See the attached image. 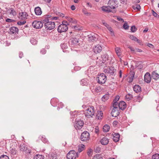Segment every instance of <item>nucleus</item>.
Returning a JSON list of instances; mask_svg holds the SVG:
<instances>
[{"instance_id": "nucleus-1", "label": "nucleus", "mask_w": 159, "mask_h": 159, "mask_svg": "<svg viewBox=\"0 0 159 159\" xmlns=\"http://www.w3.org/2000/svg\"><path fill=\"white\" fill-rule=\"evenodd\" d=\"M95 114V109L93 107H88L84 112L85 116L88 118L92 117Z\"/></svg>"}, {"instance_id": "nucleus-2", "label": "nucleus", "mask_w": 159, "mask_h": 159, "mask_svg": "<svg viewBox=\"0 0 159 159\" xmlns=\"http://www.w3.org/2000/svg\"><path fill=\"white\" fill-rule=\"evenodd\" d=\"M112 2L115 3L113 5H110L106 6H103L102 7V10L104 12H111V9H115L117 7L118 4L117 1L116 0H113L111 1Z\"/></svg>"}, {"instance_id": "nucleus-3", "label": "nucleus", "mask_w": 159, "mask_h": 159, "mask_svg": "<svg viewBox=\"0 0 159 159\" xmlns=\"http://www.w3.org/2000/svg\"><path fill=\"white\" fill-rule=\"evenodd\" d=\"M48 18H45L43 20V22L45 23L44 26L47 30H51L53 29L55 26L54 22L48 21Z\"/></svg>"}, {"instance_id": "nucleus-4", "label": "nucleus", "mask_w": 159, "mask_h": 159, "mask_svg": "<svg viewBox=\"0 0 159 159\" xmlns=\"http://www.w3.org/2000/svg\"><path fill=\"white\" fill-rule=\"evenodd\" d=\"M118 102H116L113 103V108L111 112V115L113 117H116L119 114V109L117 107Z\"/></svg>"}, {"instance_id": "nucleus-5", "label": "nucleus", "mask_w": 159, "mask_h": 159, "mask_svg": "<svg viewBox=\"0 0 159 159\" xmlns=\"http://www.w3.org/2000/svg\"><path fill=\"white\" fill-rule=\"evenodd\" d=\"M68 23L66 21H64L60 25L58 28L57 30L59 33L66 32L68 30V27L67 25Z\"/></svg>"}, {"instance_id": "nucleus-6", "label": "nucleus", "mask_w": 159, "mask_h": 159, "mask_svg": "<svg viewBox=\"0 0 159 159\" xmlns=\"http://www.w3.org/2000/svg\"><path fill=\"white\" fill-rule=\"evenodd\" d=\"M97 80L99 84H103L105 83L107 80L106 76L103 73L101 74L98 75Z\"/></svg>"}, {"instance_id": "nucleus-7", "label": "nucleus", "mask_w": 159, "mask_h": 159, "mask_svg": "<svg viewBox=\"0 0 159 159\" xmlns=\"http://www.w3.org/2000/svg\"><path fill=\"white\" fill-rule=\"evenodd\" d=\"M78 156V154L74 150L70 151L66 156L67 159H75Z\"/></svg>"}, {"instance_id": "nucleus-8", "label": "nucleus", "mask_w": 159, "mask_h": 159, "mask_svg": "<svg viewBox=\"0 0 159 159\" xmlns=\"http://www.w3.org/2000/svg\"><path fill=\"white\" fill-rule=\"evenodd\" d=\"M89 138V134L87 131H84L82 133L80 137L81 140L83 141H87Z\"/></svg>"}, {"instance_id": "nucleus-9", "label": "nucleus", "mask_w": 159, "mask_h": 159, "mask_svg": "<svg viewBox=\"0 0 159 159\" xmlns=\"http://www.w3.org/2000/svg\"><path fill=\"white\" fill-rule=\"evenodd\" d=\"M84 122L81 120H76L75 123L74 125V127L75 129H81L83 127Z\"/></svg>"}, {"instance_id": "nucleus-10", "label": "nucleus", "mask_w": 159, "mask_h": 159, "mask_svg": "<svg viewBox=\"0 0 159 159\" xmlns=\"http://www.w3.org/2000/svg\"><path fill=\"white\" fill-rule=\"evenodd\" d=\"M32 25L34 28L38 29L41 28L43 26V23L42 22L37 20L33 22Z\"/></svg>"}, {"instance_id": "nucleus-11", "label": "nucleus", "mask_w": 159, "mask_h": 159, "mask_svg": "<svg viewBox=\"0 0 159 159\" xmlns=\"http://www.w3.org/2000/svg\"><path fill=\"white\" fill-rule=\"evenodd\" d=\"M102 50L101 46L99 44L95 45L93 48V51L94 53L97 54L100 53Z\"/></svg>"}, {"instance_id": "nucleus-12", "label": "nucleus", "mask_w": 159, "mask_h": 159, "mask_svg": "<svg viewBox=\"0 0 159 159\" xmlns=\"http://www.w3.org/2000/svg\"><path fill=\"white\" fill-rule=\"evenodd\" d=\"M89 41L90 42H93L98 39V35L94 33L88 35Z\"/></svg>"}, {"instance_id": "nucleus-13", "label": "nucleus", "mask_w": 159, "mask_h": 159, "mask_svg": "<svg viewBox=\"0 0 159 159\" xmlns=\"http://www.w3.org/2000/svg\"><path fill=\"white\" fill-rule=\"evenodd\" d=\"M116 70L113 67H108L104 69V72L106 73L110 74L112 75L114 74Z\"/></svg>"}, {"instance_id": "nucleus-14", "label": "nucleus", "mask_w": 159, "mask_h": 159, "mask_svg": "<svg viewBox=\"0 0 159 159\" xmlns=\"http://www.w3.org/2000/svg\"><path fill=\"white\" fill-rule=\"evenodd\" d=\"M28 15L25 12H22L19 13L18 17L19 18L22 20H25L27 18Z\"/></svg>"}, {"instance_id": "nucleus-15", "label": "nucleus", "mask_w": 159, "mask_h": 159, "mask_svg": "<svg viewBox=\"0 0 159 159\" xmlns=\"http://www.w3.org/2000/svg\"><path fill=\"white\" fill-rule=\"evenodd\" d=\"M20 151H24L26 153L30 154V151L26 145L24 143L21 144L20 145Z\"/></svg>"}, {"instance_id": "nucleus-16", "label": "nucleus", "mask_w": 159, "mask_h": 159, "mask_svg": "<svg viewBox=\"0 0 159 159\" xmlns=\"http://www.w3.org/2000/svg\"><path fill=\"white\" fill-rule=\"evenodd\" d=\"M144 80L147 83L150 82L151 80V77L149 73L147 72L145 74L144 77Z\"/></svg>"}, {"instance_id": "nucleus-17", "label": "nucleus", "mask_w": 159, "mask_h": 159, "mask_svg": "<svg viewBox=\"0 0 159 159\" xmlns=\"http://www.w3.org/2000/svg\"><path fill=\"white\" fill-rule=\"evenodd\" d=\"M7 12L11 17L12 18L16 16L17 14L15 10L12 8L8 10Z\"/></svg>"}, {"instance_id": "nucleus-18", "label": "nucleus", "mask_w": 159, "mask_h": 159, "mask_svg": "<svg viewBox=\"0 0 159 159\" xmlns=\"http://www.w3.org/2000/svg\"><path fill=\"white\" fill-rule=\"evenodd\" d=\"M117 107L121 110H124L126 107V104L124 101H121L119 103L118 102Z\"/></svg>"}, {"instance_id": "nucleus-19", "label": "nucleus", "mask_w": 159, "mask_h": 159, "mask_svg": "<svg viewBox=\"0 0 159 159\" xmlns=\"http://www.w3.org/2000/svg\"><path fill=\"white\" fill-rule=\"evenodd\" d=\"M18 29L15 27H12L9 29V33L10 34H16L18 33Z\"/></svg>"}, {"instance_id": "nucleus-20", "label": "nucleus", "mask_w": 159, "mask_h": 159, "mask_svg": "<svg viewBox=\"0 0 159 159\" xmlns=\"http://www.w3.org/2000/svg\"><path fill=\"white\" fill-rule=\"evenodd\" d=\"M103 24L110 31L111 34L112 36L114 35V34L113 32V30L111 27L108 25L107 23L105 22H102Z\"/></svg>"}, {"instance_id": "nucleus-21", "label": "nucleus", "mask_w": 159, "mask_h": 159, "mask_svg": "<svg viewBox=\"0 0 159 159\" xmlns=\"http://www.w3.org/2000/svg\"><path fill=\"white\" fill-rule=\"evenodd\" d=\"M101 144L103 145H107L109 142V139L107 137H104L100 141Z\"/></svg>"}, {"instance_id": "nucleus-22", "label": "nucleus", "mask_w": 159, "mask_h": 159, "mask_svg": "<svg viewBox=\"0 0 159 159\" xmlns=\"http://www.w3.org/2000/svg\"><path fill=\"white\" fill-rule=\"evenodd\" d=\"M115 50L116 53L118 57H121L122 54V52L121 48L119 47H116Z\"/></svg>"}, {"instance_id": "nucleus-23", "label": "nucleus", "mask_w": 159, "mask_h": 159, "mask_svg": "<svg viewBox=\"0 0 159 159\" xmlns=\"http://www.w3.org/2000/svg\"><path fill=\"white\" fill-rule=\"evenodd\" d=\"M34 11L37 15H40L42 13V11L41 8L39 7H35L34 9Z\"/></svg>"}, {"instance_id": "nucleus-24", "label": "nucleus", "mask_w": 159, "mask_h": 159, "mask_svg": "<svg viewBox=\"0 0 159 159\" xmlns=\"http://www.w3.org/2000/svg\"><path fill=\"white\" fill-rule=\"evenodd\" d=\"M113 136V139L114 141L115 142H118L119 140L120 137V134L118 133H114Z\"/></svg>"}, {"instance_id": "nucleus-25", "label": "nucleus", "mask_w": 159, "mask_h": 159, "mask_svg": "<svg viewBox=\"0 0 159 159\" xmlns=\"http://www.w3.org/2000/svg\"><path fill=\"white\" fill-rule=\"evenodd\" d=\"M65 18L67 20L69 21L70 22L73 23L75 24L77 23L76 20L70 17H69L68 16H66L65 17Z\"/></svg>"}, {"instance_id": "nucleus-26", "label": "nucleus", "mask_w": 159, "mask_h": 159, "mask_svg": "<svg viewBox=\"0 0 159 159\" xmlns=\"http://www.w3.org/2000/svg\"><path fill=\"white\" fill-rule=\"evenodd\" d=\"M134 90L136 93H138L141 91V88L139 85H135L133 87Z\"/></svg>"}, {"instance_id": "nucleus-27", "label": "nucleus", "mask_w": 159, "mask_h": 159, "mask_svg": "<svg viewBox=\"0 0 159 159\" xmlns=\"http://www.w3.org/2000/svg\"><path fill=\"white\" fill-rule=\"evenodd\" d=\"M129 38L132 40H134L135 42H137L139 44H140L141 43L140 40H139L137 38V37L133 35H130L129 36Z\"/></svg>"}, {"instance_id": "nucleus-28", "label": "nucleus", "mask_w": 159, "mask_h": 159, "mask_svg": "<svg viewBox=\"0 0 159 159\" xmlns=\"http://www.w3.org/2000/svg\"><path fill=\"white\" fill-rule=\"evenodd\" d=\"M152 77L153 79L157 80L159 78V75L155 71H153L152 74Z\"/></svg>"}, {"instance_id": "nucleus-29", "label": "nucleus", "mask_w": 159, "mask_h": 159, "mask_svg": "<svg viewBox=\"0 0 159 159\" xmlns=\"http://www.w3.org/2000/svg\"><path fill=\"white\" fill-rule=\"evenodd\" d=\"M134 73L133 72H132L130 74V76H129L127 79V80L129 82H132L134 79Z\"/></svg>"}, {"instance_id": "nucleus-30", "label": "nucleus", "mask_w": 159, "mask_h": 159, "mask_svg": "<svg viewBox=\"0 0 159 159\" xmlns=\"http://www.w3.org/2000/svg\"><path fill=\"white\" fill-rule=\"evenodd\" d=\"M70 42L71 44L73 45H75L77 44L79 42V40L77 38H73L70 40Z\"/></svg>"}, {"instance_id": "nucleus-31", "label": "nucleus", "mask_w": 159, "mask_h": 159, "mask_svg": "<svg viewBox=\"0 0 159 159\" xmlns=\"http://www.w3.org/2000/svg\"><path fill=\"white\" fill-rule=\"evenodd\" d=\"M109 93H107L105 94L102 97V101L105 102L109 99Z\"/></svg>"}, {"instance_id": "nucleus-32", "label": "nucleus", "mask_w": 159, "mask_h": 159, "mask_svg": "<svg viewBox=\"0 0 159 159\" xmlns=\"http://www.w3.org/2000/svg\"><path fill=\"white\" fill-rule=\"evenodd\" d=\"M103 113L102 111H98L97 112L96 117L98 119L100 120L102 119V118Z\"/></svg>"}, {"instance_id": "nucleus-33", "label": "nucleus", "mask_w": 159, "mask_h": 159, "mask_svg": "<svg viewBox=\"0 0 159 159\" xmlns=\"http://www.w3.org/2000/svg\"><path fill=\"white\" fill-rule=\"evenodd\" d=\"M72 27L73 29L77 30H81L82 29L81 26L79 25H75L73 26Z\"/></svg>"}, {"instance_id": "nucleus-34", "label": "nucleus", "mask_w": 159, "mask_h": 159, "mask_svg": "<svg viewBox=\"0 0 159 159\" xmlns=\"http://www.w3.org/2000/svg\"><path fill=\"white\" fill-rule=\"evenodd\" d=\"M110 126L107 125H105L103 127V131L105 132H107L109 131L110 129Z\"/></svg>"}, {"instance_id": "nucleus-35", "label": "nucleus", "mask_w": 159, "mask_h": 159, "mask_svg": "<svg viewBox=\"0 0 159 159\" xmlns=\"http://www.w3.org/2000/svg\"><path fill=\"white\" fill-rule=\"evenodd\" d=\"M44 156L41 155L37 154L34 157V159H43Z\"/></svg>"}, {"instance_id": "nucleus-36", "label": "nucleus", "mask_w": 159, "mask_h": 159, "mask_svg": "<svg viewBox=\"0 0 159 159\" xmlns=\"http://www.w3.org/2000/svg\"><path fill=\"white\" fill-rule=\"evenodd\" d=\"M133 95L130 94H128L125 96L126 99L127 101H129L133 98Z\"/></svg>"}, {"instance_id": "nucleus-37", "label": "nucleus", "mask_w": 159, "mask_h": 159, "mask_svg": "<svg viewBox=\"0 0 159 159\" xmlns=\"http://www.w3.org/2000/svg\"><path fill=\"white\" fill-rule=\"evenodd\" d=\"M85 148V146L83 144H81V146H79L78 151L79 152H81L83 151Z\"/></svg>"}, {"instance_id": "nucleus-38", "label": "nucleus", "mask_w": 159, "mask_h": 159, "mask_svg": "<svg viewBox=\"0 0 159 159\" xmlns=\"http://www.w3.org/2000/svg\"><path fill=\"white\" fill-rule=\"evenodd\" d=\"M31 43L33 45H35L37 43V41L35 39L33 38H31L30 40Z\"/></svg>"}, {"instance_id": "nucleus-39", "label": "nucleus", "mask_w": 159, "mask_h": 159, "mask_svg": "<svg viewBox=\"0 0 159 159\" xmlns=\"http://www.w3.org/2000/svg\"><path fill=\"white\" fill-rule=\"evenodd\" d=\"M81 84L82 85H86L87 84L86 79H83L81 80Z\"/></svg>"}, {"instance_id": "nucleus-40", "label": "nucleus", "mask_w": 159, "mask_h": 159, "mask_svg": "<svg viewBox=\"0 0 159 159\" xmlns=\"http://www.w3.org/2000/svg\"><path fill=\"white\" fill-rule=\"evenodd\" d=\"M152 15L157 19H159V16L153 10H152Z\"/></svg>"}, {"instance_id": "nucleus-41", "label": "nucleus", "mask_w": 159, "mask_h": 159, "mask_svg": "<svg viewBox=\"0 0 159 159\" xmlns=\"http://www.w3.org/2000/svg\"><path fill=\"white\" fill-rule=\"evenodd\" d=\"M152 159H159V154H156L153 155L152 156Z\"/></svg>"}, {"instance_id": "nucleus-42", "label": "nucleus", "mask_w": 159, "mask_h": 159, "mask_svg": "<svg viewBox=\"0 0 159 159\" xmlns=\"http://www.w3.org/2000/svg\"><path fill=\"white\" fill-rule=\"evenodd\" d=\"M82 12L84 14L87 16H90L91 15V13L89 12H88L85 9H83L82 10Z\"/></svg>"}, {"instance_id": "nucleus-43", "label": "nucleus", "mask_w": 159, "mask_h": 159, "mask_svg": "<svg viewBox=\"0 0 159 159\" xmlns=\"http://www.w3.org/2000/svg\"><path fill=\"white\" fill-rule=\"evenodd\" d=\"M77 111H74L73 112H70V114L71 116H73L75 117V116H77L78 115L77 114Z\"/></svg>"}, {"instance_id": "nucleus-44", "label": "nucleus", "mask_w": 159, "mask_h": 159, "mask_svg": "<svg viewBox=\"0 0 159 159\" xmlns=\"http://www.w3.org/2000/svg\"><path fill=\"white\" fill-rule=\"evenodd\" d=\"M22 21H19L17 22V24L19 25H24L26 23V21L25 20H23Z\"/></svg>"}, {"instance_id": "nucleus-45", "label": "nucleus", "mask_w": 159, "mask_h": 159, "mask_svg": "<svg viewBox=\"0 0 159 159\" xmlns=\"http://www.w3.org/2000/svg\"><path fill=\"white\" fill-rule=\"evenodd\" d=\"M102 90V89L101 88L99 87H97L95 89V91L97 92V93H99L101 92V91Z\"/></svg>"}, {"instance_id": "nucleus-46", "label": "nucleus", "mask_w": 159, "mask_h": 159, "mask_svg": "<svg viewBox=\"0 0 159 159\" xmlns=\"http://www.w3.org/2000/svg\"><path fill=\"white\" fill-rule=\"evenodd\" d=\"M137 29L134 26H132L131 28V30L133 32H135L136 30Z\"/></svg>"}, {"instance_id": "nucleus-47", "label": "nucleus", "mask_w": 159, "mask_h": 159, "mask_svg": "<svg viewBox=\"0 0 159 159\" xmlns=\"http://www.w3.org/2000/svg\"><path fill=\"white\" fill-rule=\"evenodd\" d=\"M101 158H102L101 155L99 154H97L94 157V158L95 159H101Z\"/></svg>"}, {"instance_id": "nucleus-48", "label": "nucleus", "mask_w": 159, "mask_h": 159, "mask_svg": "<svg viewBox=\"0 0 159 159\" xmlns=\"http://www.w3.org/2000/svg\"><path fill=\"white\" fill-rule=\"evenodd\" d=\"M123 27L124 28L125 30H127L129 28V26L126 23H124L123 25Z\"/></svg>"}, {"instance_id": "nucleus-49", "label": "nucleus", "mask_w": 159, "mask_h": 159, "mask_svg": "<svg viewBox=\"0 0 159 159\" xmlns=\"http://www.w3.org/2000/svg\"><path fill=\"white\" fill-rule=\"evenodd\" d=\"M94 132L97 134H98L99 132V129L98 126H96L94 129Z\"/></svg>"}, {"instance_id": "nucleus-50", "label": "nucleus", "mask_w": 159, "mask_h": 159, "mask_svg": "<svg viewBox=\"0 0 159 159\" xmlns=\"http://www.w3.org/2000/svg\"><path fill=\"white\" fill-rule=\"evenodd\" d=\"M2 158H4L5 159H9V157L8 156L6 155H2L0 157V159Z\"/></svg>"}, {"instance_id": "nucleus-51", "label": "nucleus", "mask_w": 159, "mask_h": 159, "mask_svg": "<svg viewBox=\"0 0 159 159\" xmlns=\"http://www.w3.org/2000/svg\"><path fill=\"white\" fill-rule=\"evenodd\" d=\"M104 57V59H103L102 62L104 63H105V62H106L107 60H108V59L107 56V55L103 56V57Z\"/></svg>"}, {"instance_id": "nucleus-52", "label": "nucleus", "mask_w": 159, "mask_h": 159, "mask_svg": "<svg viewBox=\"0 0 159 159\" xmlns=\"http://www.w3.org/2000/svg\"><path fill=\"white\" fill-rule=\"evenodd\" d=\"M119 98H120V97L119 96H117L116 97L115 99L113 100L114 103V102H117V101L119 100Z\"/></svg>"}, {"instance_id": "nucleus-53", "label": "nucleus", "mask_w": 159, "mask_h": 159, "mask_svg": "<svg viewBox=\"0 0 159 159\" xmlns=\"http://www.w3.org/2000/svg\"><path fill=\"white\" fill-rule=\"evenodd\" d=\"M134 9H137L138 10H139L140 9V7L139 5H136L135 7L134 6Z\"/></svg>"}, {"instance_id": "nucleus-54", "label": "nucleus", "mask_w": 159, "mask_h": 159, "mask_svg": "<svg viewBox=\"0 0 159 159\" xmlns=\"http://www.w3.org/2000/svg\"><path fill=\"white\" fill-rule=\"evenodd\" d=\"M117 19L118 21H120L122 22H124L123 19L120 17H117Z\"/></svg>"}, {"instance_id": "nucleus-55", "label": "nucleus", "mask_w": 159, "mask_h": 159, "mask_svg": "<svg viewBox=\"0 0 159 159\" xmlns=\"http://www.w3.org/2000/svg\"><path fill=\"white\" fill-rule=\"evenodd\" d=\"M128 48L130 49L131 51L134 52L135 51V50L133 48H132L130 46H129L128 47Z\"/></svg>"}, {"instance_id": "nucleus-56", "label": "nucleus", "mask_w": 159, "mask_h": 159, "mask_svg": "<svg viewBox=\"0 0 159 159\" xmlns=\"http://www.w3.org/2000/svg\"><path fill=\"white\" fill-rule=\"evenodd\" d=\"M42 140L43 142L45 143H47V142H48L46 138H43V137H42Z\"/></svg>"}, {"instance_id": "nucleus-57", "label": "nucleus", "mask_w": 159, "mask_h": 159, "mask_svg": "<svg viewBox=\"0 0 159 159\" xmlns=\"http://www.w3.org/2000/svg\"><path fill=\"white\" fill-rule=\"evenodd\" d=\"M92 152V150L91 149H89V151H88V154L89 156H90L91 154V152Z\"/></svg>"}, {"instance_id": "nucleus-58", "label": "nucleus", "mask_w": 159, "mask_h": 159, "mask_svg": "<svg viewBox=\"0 0 159 159\" xmlns=\"http://www.w3.org/2000/svg\"><path fill=\"white\" fill-rule=\"evenodd\" d=\"M40 52L42 54H44L46 53V51L44 49H43Z\"/></svg>"}, {"instance_id": "nucleus-59", "label": "nucleus", "mask_w": 159, "mask_h": 159, "mask_svg": "<svg viewBox=\"0 0 159 159\" xmlns=\"http://www.w3.org/2000/svg\"><path fill=\"white\" fill-rule=\"evenodd\" d=\"M11 153L13 154H16V151L15 150H13L12 149V150L11 151Z\"/></svg>"}, {"instance_id": "nucleus-60", "label": "nucleus", "mask_w": 159, "mask_h": 159, "mask_svg": "<svg viewBox=\"0 0 159 159\" xmlns=\"http://www.w3.org/2000/svg\"><path fill=\"white\" fill-rule=\"evenodd\" d=\"M148 46L151 48H154V46L151 43H148Z\"/></svg>"}, {"instance_id": "nucleus-61", "label": "nucleus", "mask_w": 159, "mask_h": 159, "mask_svg": "<svg viewBox=\"0 0 159 159\" xmlns=\"http://www.w3.org/2000/svg\"><path fill=\"white\" fill-rule=\"evenodd\" d=\"M12 20L10 19H7L6 20V21L8 22H12Z\"/></svg>"}, {"instance_id": "nucleus-62", "label": "nucleus", "mask_w": 159, "mask_h": 159, "mask_svg": "<svg viewBox=\"0 0 159 159\" xmlns=\"http://www.w3.org/2000/svg\"><path fill=\"white\" fill-rule=\"evenodd\" d=\"M23 55V53L22 52H20L19 53V57L20 58H21L22 57V56Z\"/></svg>"}, {"instance_id": "nucleus-63", "label": "nucleus", "mask_w": 159, "mask_h": 159, "mask_svg": "<svg viewBox=\"0 0 159 159\" xmlns=\"http://www.w3.org/2000/svg\"><path fill=\"white\" fill-rule=\"evenodd\" d=\"M71 9L72 10H74L75 9V7L74 5H72L71 7Z\"/></svg>"}, {"instance_id": "nucleus-64", "label": "nucleus", "mask_w": 159, "mask_h": 159, "mask_svg": "<svg viewBox=\"0 0 159 159\" xmlns=\"http://www.w3.org/2000/svg\"><path fill=\"white\" fill-rule=\"evenodd\" d=\"M135 50H136V51L138 52H142V51L139 49V48H137L136 49H135Z\"/></svg>"}]
</instances>
